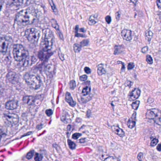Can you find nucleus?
Returning a JSON list of instances; mask_svg holds the SVG:
<instances>
[{"instance_id": "nucleus-43", "label": "nucleus", "mask_w": 161, "mask_h": 161, "mask_svg": "<svg viewBox=\"0 0 161 161\" xmlns=\"http://www.w3.org/2000/svg\"><path fill=\"white\" fill-rule=\"evenodd\" d=\"M50 0L52 3V4H51V6L52 9L53 10V12H55L56 11H55L54 10H56V6L55 5V4H54L53 0Z\"/></svg>"}, {"instance_id": "nucleus-7", "label": "nucleus", "mask_w": 161, "mask_h": 161, "mask_svg": "<svg viewBox=\"0 0 161 161\" xmlns=\"http://www.w3.org/2000/svg\"><path fill=\"white\" fill-rule=\"evenodd\" d=\"M160 114V113L158 109L154 108L148 110L146 114L149 119H154L159 116Z\"/></svg>"}, {"instance_id": "nucleus-22", "label": "nucleus", "mask_w": 161, "mask_h": 161, "mask_svg": "<svg viewBox=\"0 0 161 161\" xmlns=\"http://www.w3.org/2000/svg\"><path fill=\"white\" fill-rule=\"evenodd\" d=\"M74 50L75 52L79 53L81 50L82 47L80 46V43L79 44L75 43L73 45Z\"/></svg>"}, {"instance_id": "nucleus-61", "label": "nucleus", "mask_w": 161, "mask_h": 161, "mask_svg": "<svg viewBox=\"0 0 161 161\" xmlns=\"http://www.w3.org/2000/svg\"><path fill=\"white\" fill-rule=\"evenodd\" d=\"M110 159H114V158L112 156H109L107 158H106L105 159L104 161H110Z\"/></svg>"}, {"instance_id": "nucleus-27", "label": "nucleus", "mask_w": 161, "mask_h": 161, "mask_svg": "<svg viewBox=\"0 0 161 161\" xmlns=\"http://www.w3.org/2000/svg\"><path fill=\"white\" fill-rule=\"evenodd\" d=\"M89 42V40L88 39H84L80 42V43L82 47L87 46Z\"/></svg>"}, {"instance_id": "nucleus-50", "label": "nucleus", "mask_w": 161, "mask_h": 161, "mask_svg": "<svg viewBox=\"0 0 161 161\" xmlns=\"http://www.w3.org/2000/svg\"><path fill=\"white\" fill-rule=\"evenodd\" d=\"M119 127L118 126H115L114 125L112 127V130L115 133L117 132V130H118Z\"/></svg>"}, {"instance_id": "nucleus-20", "label": "nucleus", "mask_w": 161, "mask_h": 161, "mask_svg": "<svg viewBox=\"0 0 161 161\" xmlns=\"http://www.w3.org/2000/svg\"><path fill=\"white\" fill-rule=\"evenodd\" d=\"M52 21V26L55 28L57 31H59V25L57 23V21L54 19H51Z\"/></svg>"}, {"instance_id": "nucleus-64", "label": "nucleus", "mask_w": 161, "mask_h": 161, "mask_svg": "<svg viewBox=\"0 0 161 161\" xmlns=\"http://www.w3.org/2000/svg\"><path fill=\"white\" fill-rule=\"evenodd\" d=\"M85 138H82L79 140V142L80 143H84L85 142Z\"/></svg>"}, {"instance_id": "nucleus-10", "label": "nucleus", "mask_w": 161, "mask_h": 161, "mask_svg": "<svg viewBox=\"0 0 161 161\" xmlns=\"http://www.w3.org/2000/svg\"><path fill=\"white\" fill-rule=\"evenodd\" d=\"M123 39L127 41L130 42L132 39V31L129 30L124 29L121 32Z\"/></svg>"}, {"instance_id": "nucleus-5", "label": "nucleus", "mask_w": 161, "mask_h": 161, "mask_svg": "<svg viewBox=\"0 0 161 161\" xmlns=\"http://www.w3.org/2000/svg\"><path fill=\"white\" fill-rule=\"evenodd\" d=\"M12 40V37L10 36H6L0 37V53L3 55L6 54L8 45Z\"/></svg>"}, {"instance_id": "nucleus-58", "label": "nucleus", "mask_w": 161, "mask_h": 161, "mask_svg": "<svg viewBox=\"0 0 161 161\" xmlns=\"http://www.w3.org/2000/svg\"><path fill=\"white\" fill-rule=\"evenodd\" d=\"M32 133V131H29L26 133L24 134L21 136V138H22L26 136H29Z\"/></svg>"}, {"instance_id": "nucleus-31", "label": "nucleus", "mask_w": 161, "mask_h": 161, "mask_svg": "<svg viewBox=\"0 0 161 161\" xmlns=\"http://www.w3.org/2000/svg\"><path fill=\"white\" fill-rule=\"evenodd\" d=\"M34 153L35 152L34 150L30 151L27 153L26 156V158L28 159L31 158L34 155Z\"/></svg>"}, {"instance_id": "nucleus-19", "label": "nucleus", "mask_w": 161, "mask_h": 161, "mask_svg": "<svg viewBox=\"0 0 161 161\" xmlns=\"http://www.w3.org/2000/svg\"><path fill=\"white\" fill-rule=\"evenodd\" d=\"M153 33L151 31H147L146 32L145 37L146 39H147L148 41H150L153 37Z\"/></svg>"}, {"instance_id": "nucleus-1", "label": "nucleus", "mask_w": 161, "mask_h": 161, "mask_svg": "<svg viewBox=\"0 0 161 161\" xmlns=\"http://www.w3.org/2000/svg\"><path fill=\"white\" fill-rule=\"evenodd\" d=\"M13 53L15 60L22 61L24 67L29 65V52L22 45L17 44L14 46Z\"/></svg>"}, {"instance_id": "nucleus-56", "label": "nucleus", "mask_w": 161, "mask_h": 161, "mask_svg": "<svg viewBox=\"0 0 161 161\" xmlns=\"http://www.w3.org/2000/svg\"><path fill=\"white\" fill-rule=\"evenodd\" d=\"M81 103H86L88 102L87 101V99H86V98H85L84 97H81Z\"/></svg>"}, {"instance_id": "nucleus-26", "label": "nucleus", "mask_w": 161, "mask_h": 161, "mask_svg": "<svg viewBox=\"0 0 161 161\" xmlns=\"http://www.w3.org/2000/svg\"><path fill=\"white\" fill-rule=\"evenodd\" d=\"M154 121L157 124L161 125V114H159L157 117H156L154 119Z\"/></svg>"}, {"instance_id": "nucleus-52", "label": "nucleus", "mask_w": 161, "mask_h": 161, "mask_svg": "<svg viewBox=\"0 0 161 161\" xmlns=\"http://www.w3.org/2000/svg\"><path fill=\"white\" fill-rule=\"evenodd\" d=\"M131 81L129 80H127L125 82V86H128L129 87H130L131 86Z\"/></svg>"}, {"instance_id": "nucleus-45", "label": "nucleus", "mask_w": 161, "mask_h": 161, "mask_svg": "<svg viewBox=\"0 0 161 161\" xmlns=\"http://www.w3.org/2000/svg\"><path fill=\"white\" fill-rule=\"evenodd\" d=\"M87 76L86 75H84L80 76V79L81 81H84L87 79Z\"/></svg>"}, {"instance_id": "nucleus-23", "label": "nucleus", "mask_w": 161, "mask_h": 161, "mask_svg": "<svg viewBox=\"0 0 161 161\" xmlns=\"http://www.w3.org/2000/svg\"><path fill=\"white\" fill-rule=\"evenodd\" d=\"M122 51V48L120 46H116L115 47L114 54H119Z\"/></svg>"}, {"instance_id": "nucleus-46", "label": "nucleus", "mask_w": 161, "mask_h": 161, "mask_svg": "<svg viewBox=\"0 0 161 161\" xmlns=\"http://www.w3.org/2000/svg\"><path fill=\"white\" fill-rule=\"evenodd\" d=\"M57 34L59 38L61 39H63V35L61 32L60 30L59 31H57Z\"/></svg>"}, {"instance_id": "nucleus-11", "label": "nucleus", "mask_w": 161, "mask_h": 161, "mask_svg": "<svg viewBox=\"0 0 161 161\" xmlns=\"http://www.w3.org/2000/svg\"><path fill=\"white\" fill-rule=\"evenodd\" d=\"M18 102L17 100H9L5 104L6 109L10 110H13L17 108L18 107Z\"/></svg>"}, {"instance_id": "nucleus-3", "label": "nucleus", "mask_w": 161, "mask_h": 161, "mask_svg": "<svg viewBox=\"0 0 161 161\" xmlns=\"http://www.w3.org/2000/svg\"><path fill=\"white\" fill-rule=\"evenodd\" d=\"M24 77L27 84L35 90L39 89L42 84V81L39 76L26 73Z\"/></svg>"}, {"instance_id": "nucleus-15", "label": "nucleus", "mask_w": 161, "mask_h": 161, "mask_svg": "<svg viewBox=\"0 0 161 161\" xmlns=\"http://www.w3.org/2000/svg\"><path fill=\"white\" fill-rule=\"evenodd\" d=\"M141 94L140 90L137 88H135L130 93V96L132 98L136 99L138 98Z\"/></svg>"}, {"instance_id": "nucleus-48", "label": "nucleus", "mask_w": 161, "mask_h": 161, "mask_svg": "<svg viewBox=\"0 0 161 161\" xmlns=\"http://www.w3.org/2000/svg\"><path fill=\"white\" fill-rule=\"evenodd\" d=\"M120 14L121 12L119 11L115 13V17L117 20H119V19L121 15Z\"/></svg>"}, {"instance_id": "nucleus-33", "label": "nucleus", "mask_w": 161, "mask_h": 161, "mask_svg": "<svg viewBox=\"0 0 161 161\" xmlns=\"http://www.w3.org/2000/svg\"><path fill=\"white\" fill-rule=\"evenodd\" d=\"M146 61L149 64H152L153 63V59L152 57L150 55H147Z\"/></svg>"}, {"instance_id": "nucleus-34", "label": "nucleus", "mask_w": 161, "mask_h": 161, "mask_svg": "<svg viewBox=\"0 0 161 161\" xmlns=\"http://www.w3.org/2000/svg\"><path fill=\"white\" fill-rule=\"evenodd\" d=\"M82 134L81 133H75L73 134L72 136V138L74 139H77L81 136Z\"/></svg>"}, {"instance_id": "nucleus-47", "label": "nucleus", "mask_w": 161, "mask_h": 161, "mask_svg": "<svg viewBox=\"0 0 161 161\" xmlns=\"http://www.w3.org/2000/svg\"><path fill=\"white\" fill-rule=\"evenodd\" d=\"M134 67V65L133 63H129L128 65L127 69L128 70L132 69Z\"/></svg>"}, {"instance_id": "nucleus-8", "label": "nucleus", "mask_w": 161, "mask_h": 161, "mask_svg": "<svg viewBox=\"0 0 161 161\" xmlns=\"http://www.w3.org/2000/svg\"><path fill=\"white\" fill-rule=\"evenodd\" d=\"M6 80L12 84H15L17 82V76L16 73L14 71L8 72L6 75Z\"/></svg>"}, {"instance_id": "nucleus-21", "label": "nucleus", "mask_w": 161, "mask_h": 161, "mask_svg": "<svg viewBox=\"0 0 161 161\" xmlns=\"http://www.w3.org/2000/svg\"><path fill=\"white\" fill-rule=\"evenodd\" d=\"M68 144L69 146V148L72 149L74 150L75 149L76 144L75 143L71 140L68 139L67 140Z\"/></svg>"}, {"instance_id": "nucleus-24", "label": "nucleus", "mask_w": 161, "mask_h": 161, "mask_svg": "<svg viewBox=\"0 0 161 161\" xmlns=\"http://www.w3.org/2000/svg\"><path fill=\"white\" fill-rule=\"evenodd\" d=\"M43 158L42 155L37 153H36L34 157L35 161H41Z\"/></svg>"}, {"instance_id": "nucleus-53", "label": "nucleus", "mask_w": 161, "mask_h": 161, "mask_svg": "<svg viewBox=\"0 0 161 161\" xmlns=\"http://www.w3.org/2000/svg\"><path fill=\"white\" fill-rule=\"evenodd\" d=\"M29 97V96H26L23 97V100L24 103L28 104Z\"/></svg>"}, {"instance_id": "nucleus-9", "label": "nucleus", "mask_w": 161, "mask_h": 161, "mask_svg": "<svg viewBox=\"0 0 161 161\" xmlns=\"http://www.w3.org/2000/svg\"><path fill=\"white\" fill-rule=\"evenodd\" d=\"M40 36V32H36L30 33L27 38L28 41L31 43L36 44L38 42Z\"/></svg>"}, {"instance_id": "nucleus-59", "label": "nucleus", "mask_w": 161, "mask_h": 161, "mask_svg": "<svg viewBox=\"0 0 161 161\" xmlns=\"http://www.w3.org/2000/svg\"><path fill=\"white\" fill-rule=\"evenodd\" d=\"M75 36L76 37H85V36L83 35L82 34L78 33L77 32L75 34Z\"/></svg>"}, {"instance_id": "nucleus-41", "label": "nucleus", "mask_w": 161, "mask_h": 161, "mask_svg": "<svg viewBox=\"0 0 161 161\" xmlns=\"http://www.w3.org/2000/svg\"><path fill=\"white\" fill-rule=\"evenodd\" d=\"M61 51L59 50V51H58V55L60 58V59L62 61H63L64 60V55L62 53H61Z\"/></svg>"}, {"instance_id": "nucleus-29", "label": "nucleus", "mask_w": 161, "mask_h": 161, "mask_svg": "<svg viewBox=\"0 0 161 161\" xmlns=\"http://www.w3.org/2000/svg\"><path fill=\"white\" fill-rule=\"evenodd\" d=\"M11 57L9 56H8L6 57L4 60V62L5 64L7 65L10 64L11 63Z\"/></svg>"}, {"instance_id": "nucleus-4", "label": "nucleus", "mask_w": 161, "mask_h": 161, "mask_svg": "<svg viewBox=\"0 0 161 161\" xmlns=\"http://www.w3.org/2000/svg\"><path fill=\"white\" fill-rule=\"evenodd\" d=\"M42 50L38 52L37 57L39 59L43 62H47L50 57L53 53L52 50V47L50 46H47L41 44Z\"/></svg>"}, {"instance_id": "nucleus-54", "label": "nucleus", "mask_w": 161, "mask_h": 161, "mask_svg": "<svg viewBox=\"0 0 161 161\" xmlns=\"http://www.w3.org/2000/svg\"><path fill=\"white\" fill-rule=\"evenodd\" d=\"M84 70L86 73L89 74L91 73V69L88 67H86L84 68Z\"/></svg>"}, {"instance_id": "nucleus-35", "label": "nucleus", "mask_w": 161, "mask_h": 161, "mask_svg": "<svg viewBox=\"0 0 161 161\" xmlns=\"http://www.w3.org/2000/svg\"><path fill=\"white\" fill-rule=\"evenodd\" d=\"M35 100L34 98L31 96H29L28 104L29 105H31L33 104Z\"/></svg>"}, {"instance_id": "nucleus-63", "label": "nucleus", "mask_w": 161, "mask_h": 161, "mask_svg": "<svg viewBox=\"0 0 161 161\" xmlns=\"http://www.w3.org/2000/svg\"><path fill=\"white\" fill-rule=\"evenodd\" d=\"M157 149L158 151H161V143L158 145L157 147Z\"/></svg>"}, {"instance_id": "nucleus-37", "label": "nucleus", "mask_w": 161, "mask_h": 161, "mask_svg": "<svg viewBox=\"0 0 161 161\" xmlns=\"http://www.w3.org/2000/svg\"><path fill=\"white\" fill-rule=\"evenodd\" d=\"M158 142V140L157 139H153L151 141L150 143V146L152 147H154L156 145Z\"/></svg>"}, {"instance_id": "nucleus-49", "label": "nucleus", "mask_w": 161, "mask_h": 161, "mask_svg": "<svg viewBox=\"0 0 161 161\" xmlns=\"http://www.w3.org/2000/svg\"><path fill=\"white\" fill-rule=\"evenodd\" d=\"M30 58L33 64H34L37 61V58L34 56H32Z\"/></svg>"}, {"instance_id": "nucleus-36", "label": "nucleus", "mask_w": 161, "mask_h": 161, "mask_svg": "<svg viewBox=\"0 0 161 161\" xmlns=\"http://www.w3.org/2000/svg\"><path fill=\"white\" fill-rule=\"evenodd\" d=\"M46 125V124H44L41 123L36 125V129L39 130H41L43 128V127L45 126Z\"/></svg>"}, {"instance_id": "nucleus-28", "label": "nucleus", "mask_w": 161, "mask_h": 161, "mask_svg": "<svg viewBox=\"0 0 161 161\" xmlns=\"http://www.w3.org/2000/svg\"><path fill=\"white\" fill-rule=\"evenodd\" d=\"M97 17H95V16H91L89 19V22L88 24L90 25H92L95 24L96 23V22L95 20L94 19Z\"/></svg>"}, {"instance_id": "nucleus-38", "label": "nucleus", "mask_w": 161, "mask_h": 161, "mask_svg": "<svg viewBox=\"0 0 161 161\" xmlns=\"http://www.w3.org/2000/svg\"><path fill=\"white\" fill-rule=\"evenodd\" d=\"M3 117L5 118V119L7 120H8L9 119L12 118L13 117L10 114L8 113H4L3 114Z\"/></svg>"}, {"instance_id": "nucleus-39", "label": "nucleus", "mask_w": 161, "mask_h": 161, "mask_svg": "<svg viewBox=\"0 0 161 161\" xmlns=\"http://www.w3.org/2000/svg\"><path fill=\"white\" fill-rule=\"evenodd\" d=\"M143 157V153H139L137 155V158L139 161H142Z\"/></svg>"}, {"instance_id": "nucleus-62", "label": "nucleus", "mask_w": 161, "mask_h": 161, "mask_svg": "<svg viewBox=\"0 0 161 161\" xmlns=\"http://www.w3.org/2000/svg\"><path fill=\"white\" fill-rule=\"evenodd\" d=\"M61 121H63L64 123H65V122H66V118L65 116H62L61 118Z\"/></svg>"}, {"instance_id": "nucleus-17", "label": "nucleus", "mask_w": 161, "mask_h": 161, "mask_svg": "<svg viewBox=\"0 0 161 161\" xmlns=\"http://www.w3.org/2000/svg\"><path fill=\"white\" fill-rule=\"evenodd\" d=\"M97 72L99 75H102L105 74L106 73V70L103 67L102 64H99L97 66Z\"/></svg>"}, {"instance_id": "nucleus-14", "label": "nucleus", "mask_w": 161, "mask_h": 161, "mask_svg": "<svg viewBox=\"0 0 161 161\" xmlns=\"http://www.w3.org/2000/svg\"><path fill=\"white\" fill-rule=\"evenodd\" d=\"M47 62L43 61L42 63L35 68L34 69L32 70V72H34V71H37L39 69L41 72L44 71L45 72V70L46 68V65Z\"/></svg>"}, {"instance_id": "nucleus-44", "label": "nucleus", "mask_w": 161, "mask_h": 161, "mask_svg": "<svg viewBox=\"0 0 161 161\" xmlns=\"http://www.w3.org/2000/svg\"><path fill=\"white\" fill-rule=\"evenodd\" d=\"M105 20L106 22L108 24H109L110 23L111 21V18L110 16L109 15L105 17Z\"/></svg>"}, {"instance_id": "nucleus-6", "label": "nucleus", "mask_w": 161, "mask_h": 161, "mask_svg": "<svg viewBox=\"0 0 161 161\" xmlns=\"http://www.w3.org/2000/svg\"><path fill=\"white\" fill-rule=\"evenodd\" d=\"M45 39L44 42L41 44L52 47L55 39L53 36V32L49 29H47L45 31Z\"/></svg>"}, {"instance_id": "nucleus-12", "label": "nucleus", "mask_w": 161, "mask_h": 161, "mask_svg": "<svg viewBox=\"0 0 161 161\" xmlns=\"http://www.w3.org/2000/svg\"><path fill=\"white\" fill-rule=\"evenodd\" d=\"M54 68L52 65L48 64L46 62L45 72L50 78L52 77L53 75L55 74Z\"/></svg>"}, {"instance_id": "nucleus-30", "label": "nucleus", "mask_w": 161, "mask_h": 161, "mask_svg": "<svg viewBox=\"0 0 161 161\" xmlns=\"http://www.w3.org/2000/svg\"><path fill=\"white\" fill-rule=\"evenodd\" d=\"M116 134H117L120 137H121L124 136L125 135L124 132L123 131V130L122 129L119 128L118 130H117V132Z\"/></svg>"}, {"instance_id": "nucleus-2", "label": "nucleus", "mask_w": 161, "mask_h": 161, "mask_svg": "<svg viewBox=\"0 0 161 161\" xmlns=\"http://www.w3.org/2000/svg\"><path fill=\"white\" fill-rule=\"evenodd\" d=\"M23 10H21L16 15L14 20L19 26L22 27L27 25H32L37 21L36 19L34 18L31 21H30V16L27 12L25 11L23 14Z\"/></svg>"}, {"instance_id": "nucleus-55", "label": "nucleus", "mask_w": 161, "mask_h": 161, "mask_svg": "<svg viewBox=\"0 0 161 161\" xmlns=\"http://www.w3.org/2000/svg\"><path fill=\"white\" fill-rule=\"evenodd\" d=\"M88 96L86 98L87 99L88 102H89L92 99V97H93V95L92 94H90V93L89 94H88Z\"/></svg>"}, {"instance_id": "nucleus-16", "label": "nucleus", "mask_w": 161, "mask_h": 161, "mask_svg": "<svg viewBox=\"0 0 161 161\" xmlns=\"http://www.w3.org/2000/svg\"><path fill=\"white\" fill-rule=\"evenodd\" d=\"M136 113L133 114L131 117L132 120H131L130 119H129L127 123L128 127L130 128H132L135 126L136 121L135 120L136 119Z\"/></svg>"}, {"instance_id": "nucleus-42", "label": "nucleus", "mask_w": 161, "mask_h": 161, "mask_svg": "<svg viewBox=\"0 0 161 161\" xmlns=\"http://www.w3.org/2000/svg\"><path fill=\"white\" fill-rule=\"evenodd\" d=\"M6 134L1 129H0V139H1L3 137H5L6 136Z\"/></svg>"}, {"instance_id": "nucleus-51", "label": "nucleus", "mask_w": 161, "mask_h": 161, "mask_svg": "<svg viewBox=\"0 0 161 161\" xmlns=\"http://www.w3.org/2000/svg\"><path fill=\"white\" fill-rule=\"evenodd\" d=\"M148 50V47L147 46L143 47L142 49V52L144 53H146Z\"/></svg>"}, {"instance_id": "nucleus-18", "label": "nucleus", "mask_w": 161, "mask_h": 161, "mask_svg": "<svg viewBox=\"0 0 161 161\" xmlns=\"http://www.w3.org/2000/svg\"><path fill=\"white\" fill-rule=\"evenodd\" d=\"M91 90V86H86L82 90V93L83 94V95L84 96H86L89 94Z\"/></svg>"}, {"instance_id": "nucleus-60", "label": "nucleus", "mask_w": 161, "mask_h": 161, "mask_svg": "<svg viewBox=\"0 0 161 161\" xmlns=\"http://www.w3.org/2000/svg\"><path fill=\"white\" fill-rule=\"evenodd\" d=\"M91 115V110H88L86 112V115L88 118H89Z\"/></svg>"}, {"instance_id": "nucleus-40", "label": "nucleus", "mask_w": 161, "mask_h": 161, "mask_svg": "<svg viewBox=\"0 0 161 161\" xmlns=\"http://www.w3.org/2000/svg\"><path fill=\"white\" fill-rule=\"evenodd\" d=\"M46 113L48 116H50L53 114V112L51 109H49L46 111Z\"/></svg>"}, {"instance_id": "nucleus-57", "label": "nucleus", "mask_w": 161, "mask_h": 161, "mask_svg": "<svg viewBox=\"0 0 161 161\" xmlns=\"http://www.w3.org/2000/svg\"><path fill=\"white\" fill-rule=\"evenodd\" d=\"M154 101V99L153 98L151 97H149L147 100V102L149 103L150 104L153 102Z\"/></svg>"}, {"instance_id": "nucleus-25", "label": "nucleus", "mask_w": 161, "mask_h": 161, "mask_svg": "<svg viewBox=\"0 0 161 161\" xmlns=\"http://www.w3.org/2000/svg\"><path fill=\"white\" fill-rule=\"evenodd\" d=\"M140 103V101L138 100L133 102L131 104L132 108L135 110H137L139 107Z\"/></svg>"}, {"instance_id": "nucleus-32", "label": "nucleus", "mask_w": 161, "mask_h": 161, "mask_svg": "<svg viewBox=\"0 0 161 161\" xmlns=\"http://www.w3.org/2000/svg\"><path fill=\"white\" fill-rule=\"evenodd\" d=\"M76 86L75 81L74 80H70L69 82V87L70 89L74 90Z\"/></svg>"}, {"instance_id": "nucleus-13", "label": "nucleus", "mask_w": 161, "mask_h": 161, "mask_svg": "<svg viewBox=\"0 0 161 161\" xmlns=\"http://www.w3.org/2000/svg\"><path fill=\"white\" fill-rule=\"evenodd\" d=\"M65 99L69 104L72 107L75 106L76 104V102L74 100L71 96L69 92H67L66 94Z\"/></svg>"}]
</instances>
